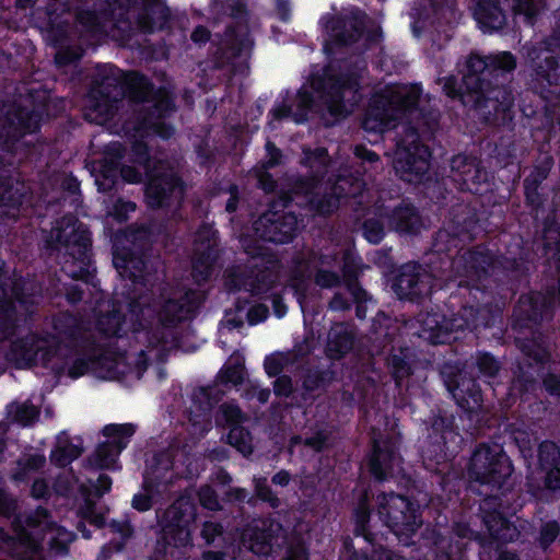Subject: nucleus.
Segmentation results:
<instances>
[{"label":"nucleus","mask_w":560,"mask_h":560,"mask_svg":"<svg viewBox=\"0 0 560 560\" xmlns=\"http://www.w3.org/2000/svg\"><path fill=\"white\" fill-rule=\"evenodd\" d=\"M419 96L417 85H387L377 91L363 118L364 130L382 133L394 128L405 112L417 104Z\"/></svg>","instance_id":"f03ea898"},{"label":"nucleus","mask_w":560,"mask_h":560,"mask_svg":"<svg viewBox=\"0 0 560 560\" xmlns=\"http://www.w3.org/2000/svg\"><path fill=\"white\" fill-rule=\"evenodd\" d=\"M120 175L125 182L137 183L140 180V174L132 167H124L120 170Z\"/></svg>","instance_id":"864d4df0"},{"label":"nucleus","mask_w":560,"mask_h":560,"mask_svg":"<svg viewBox=\"0 0 560 560\" xmlns=\"http://www.w3.org/2000/svg\"><path fill=\"white\" fill-rule=\"evenodd\" d=\"M81 454V448L69 443L65 435L58 436L57 446L51 453V460L58 466H66Z\"/></svg>","instance_id":"a211bd4d"},{"label":"nucleus","mask_w":560,"mask_h":560,"mask_svg":"<svg viewBox=\"0 0 560 560\" xmlns=\"http://www.w3.org/2000/svg\"><path fill=\"white\" fill-rule=\"evenodd\" d=\"M112 481L107 476H100L97 483L95 485V492L97 495H102L110 489Z\"/></svg>","instance_id":"603ef678"},{"label":"nucleus","mask_w":560,"mask_h":560,"mask_svg":"<svg viewBox=\"0 0 560 560\" xmlns=\"http://www.w3.org/2000/svg\"><path fill=\"white\" fill-rule=\"evenodd\" d=\"M352 348V337L343 326L336 327L329 336L328 352L331 357H339Z\"/></svg>","instance_id":"6ab92c4d"},{"label":"nucleus","mask_w":560,"mask_h":560,"mask_svg":"<svg viewBox=\"0 0 560 560\" xmlns=\"http://www.w3.org/2000/svg\"><path fill=\"white\" fill-rule=\"evenodd\" d=\"M152 501L151 497L148 493V490H145V493H138L133 497L132 505L135 509L139 511H147L151 508Z\"/></svg>","instance_id":"c03bdc74"},{"label":"nucleus","mask_w":560,"mask_h":560,"mask_svg":"<svg viewBox=\"0 0 560 560\" xmlns=\"http://www.w3.org/2000/svg\"><path fill=\"white\" fill-rule=\"evenodd\" d=\"M220 413L221 417L219 418V421H224L228 425L231 427L228 435L229 443L242 454H250L252 439L248 432L238 425L244 419V416L238 407L232 404H224L220 408Z\"/></svg>","instance_id":"ddd939ff"},{"label":"nucleus","mask_w":560,"mask_h":560,"mask_svg":"<svg viewBox=\"0 0 560 560\" xmlns=\"http://www.w3.org/2000/svg\"><path fill=\"white\" fill-rule=\"evenodd\" d=\"M190 311L189 307L185 311L184 305H177L176 302L170 301L163 308V312L161 313V320L163 322H174L179 320L184 317H186V313Z\"/></svg>","instance_id":"cd10ccee"},{"label":"nucleus","mask_w":560,"mask_h":560,"mask_svg":"<svg viewBox=\"0 0 560 560\" xmlns=\"http://www.w3.org/2000/svg\"><path fill=\"white\" fill-rule=\"evenodd\" d=\"M253 396L257 397L259 402H266L269 397V390L260 388L256 384H252Z\"/></svg>","instance_id":"680f3d73"},{"label":"nucleus","mask_w":560,"mask_h":560,"mask_svg":"<svg viewBox=\"0 0 560 560\" xmlns=\"http://www.w3.org/2000/svg\"><path fill=\"white\" fill-rule=\"evenodd\" d=\"M559 532L558 525L556 523H548L541 529V544L548 545L555 540Z\"/></svg>","instance_id":"79ce46f5"},{"label":"nucleus","mask_w":560,"mask_h":560,"mask_svg":"<svg viewBox=\"0 0 560 560\" xmlns=\"http://www.w3.org/2000/svg\"><path fill=\"white\" fill-rule=\"evenodd\" d=\"M546 483L550 489H560V468L558 466L546 469Z\"/></svg>","instance_id":"a18cd8bd"},{"label":"nucleus","mask_w":560,"mask_h":560,"mask_svg":"<svg viewBox=\"0 0 560 560\" xmlns=\"http://www.w3.org/2000/svg\"><path fill=\"white\" fill-rule=\"evenodd\" d=\"M209 37V33L206 28L203 27H197L192 34H191V38L194 42L196 43H201V42H205L207 40Z\"/></svg>","instance_id":"0e129e2a"},{"label":"nucleus","mask_w":560,"mask_h":560,"mask_svg":"<svg viewBox=\"0 0 560 560\" xmlns=\"http://www.w3.org/2000/svg\"><path fill=\"white\" fill-rule=\"evenodd\" d=\"M161 184L156 180H152L145 191L148 202L152 207H159L163 205L164 190H160Z\"/></svg>","instance_id":"2f4dec72"},{"label":"nucleus","mask_w":560,"mask_h":560,"mask_svg":"<svg viewBox=\"0 0 560 560\" xmlns=\"http://www.w3.org/2000/svg\"><path fill=\"white\" fill-rule=\"evenodd\" d=\"M545 61H546V68L539 66L538 70H537V74L541 75L549 83H555V84L560 83V79L558 75V67L556 66V62L552 59H549L548 57L545 58Z\"/></svg>","instance_id":"c756f323"},{"label":"nucleus","mask_w":560,"mask_h":560,"mask_svg":"<svg viewBox=\"0 0 560 560\" xmlns=\"http://www.w3.org/2000/svg\"><path fill=\"white\" fill-rule=\"evenodd\" d=\"M114 264L116 268L119 270L121 275L126 273L129 270V265L133 264L132 260H122L118 256L114 257Z\"/></svg>","instance_id":"774afa93"},{"label":"nucleus","mask_w":560,"mask_h":560,"mask_svg":"<svg viewBox=\"0 0 560 560\" xmlns=\"http://www.w3.org/2000/svg\"><path fill=\"white\" fill-rule=\"evenodd\" d=\"M265 478L255 479V488L257 495L265 501H269L273 508L278 506L279 500L271 495L269 489L265 486Z\"/></svg>","instance_id":"c9c22d12"},{"label":"nucleus","mask_w":560,"mask_h":560,"mask_svg":"<svg viewBox=\"0 0 560 560\" xmlns=\"http://www.w3.org/2000/svg\"><path fill=\"white\" fill-rule=\"evenodd\" d=\"M560 448L552 442H544L539 447V463L544 470L558 465Z\"/></svg>","instance_id":"a878e982"},{"label":"nucleus","mask_w":560,"mask_h":560,"mask_svg":"<svg viewBox=\"0 0 560 560\" xmlns=\"http://www.w3.org/2000/svg\"><path fill=\"white\" fill-rule=\"evenodd\" d=\"M397 287V294L400 298L407 296L409 294L416 293V291L411 290V280L407 279L406 275H402L400 279L398 280Z\"/></svg>","instance_id":"8fccbe9b"},{"label":"nucleus","mask_w":560,"mask_h":560,"mask_svg":"<svg viewBox=\"0 0 560 560\" xmlns=\"http://www.w3.org/2000/svg\"><path fill=\"white\" fill-rule=\"evenodd\" d=\"M347 185H349V182L347 179H339L338 184L334 188L335 194H337V195H341V194H345V195H355L357 194V188L351 187V188L347 189L346 188ZM350 186H352V184Z\"/></svg>","instance_id":"5fc2aeb1"},{"label":"nucleus","mask_w":560,"mask_h":560,"mask_svg":"<svg viewBox=\"0 0 560 560\" xmlns=\"http://www.w3.org/2000/svg\"><path fill=\"white\" fill-rule=\"evenodd\" d=\"M404 130V136L396 144L393 166L404 180L417 183L428 170L430 153L419 143V137L412 128L405 127Z\"/></svg>","instance_id":"39448f33"},{"label":"nucleus","mask_w":560,"mask_h":560,"mask_svg":"<svg viewBox=\"0 0 560 560\" xmlns=\"http://www.w3.org/2000/svg\"><path fill=\"white\" fill-rule=\"evenodd\" d=\"M488 60L489 62L479 56H471L468 60V67L475 73L482 72L489 66L504 71H510L515 67L514 57L506 51L489 57Z\"/></svg>","instance_id":"f3484780"},{"label":"nucleus","mask_w":560,"mask_h":560,"mask_svg":"<svg viewBox=\"0 0 560 560\" xmlns=\"http://www.w3.org/2000/svg\"><path fill=\"white\" fill-rule=\"evenodd\" d=\"M199 499L201 505L209 510H217L219 508V501L211 488L205 487L199 492Z\"/></svg>","instance_id":"f704fd0d"},{"label":"nucleus","mask_w":560,"mask_h":560,"mask_svg":"<svg viewBox=\"0 0 560 560\" xmlns=\"http://www.w3.org/2000/svg\"><path fill=\"white\" fill-rule=\"evenodd\" d=\"M464 312L466 317L452 319L451 328L441 324L442 319L444 318L440 314H427L420 319L422 324L420 337L429 340L432 343H444L451 340L450 331L453 328H463L465 325L468 327H476L475 322L468 318V315L472 316L474 310L469 308L465 310Z\"/></svg>","instance_id":"f8f14e48"},{"label":"nucleus","mask_w":560,"mask_h":560,"mask_svg":"<svg viewBox=\"0 0 560 560\" xmlns=\"http://www.w3.org/2000/svg\"><path fill=\"white\" fill-rule=\"evenodd\" d=\"M488 526L491 534L503 541L514 540L518 535L516 527L504 518L488 521Z\"/></svg>","instance_id":"4be33fe9"},{"label":"nucleus","mask_w":560,"mask_h":560,"mask_svg":"<svg viewBox=\"0 0 560 560\" xmlns=\"http://www.w3.org/2000/svg\"><path fill=\"white\" fill-rule=\"evenodd\" d=\"M378 513L397 536L408 535L419 526L416 510L400 495H383Z\"/></svg>","instance_id":"0eeeda50"},{"label":"nucleus","mask_w":560,"mask_h":560,"mask_svg":"<svg viewBox=\"0 0 560 560\" xmlns=\"http://www.w3.org/2000/svg\"><path fill=\"white\" fill-rule=\"evenodd\" d=\"M284 358L281 354H273L265 360V370L269 376L277 375L283 365Z\"/></svg>","instance_id":"e433bc0d"},{"label":"nucleus","mask_w":560,"mask_h":560,"mask_svg":"<svg viewBox=\"0 0 560 560\" xmlns=\"http://www.w3.org/2000/svg\"><path fill=\"white\" fill-rule=\"evenodd\" d=\"M474 14L477 22L486 31H494L504 24V14L499 8L498 0H475Z\"/></svg>","instance_id":"2eb2a0df"},{"label":"nucleus","mask_w":560,"mask_h":560,"mask_svg":"<svg viewBox=\"0 0 560 560\" xmlns=\"http://www.w3.org/2000/svg\"><path fill=\"white\" fill-rule=\"evenodd\" d=\"M291 380L287 376H281L275 382V393L278 396H288L291 393Z\"/></svg>","instance_id":"de8ad7c7"},{"label":"nucleus","mask_w":560,"mask_h":560,"mask_svg":"<svg viewBox=\"0 0 560 560\" xmlns=\"http://www.w3.org/2000/svg\"><path fill=\"white\" fill-rule=\"evenodd\" d=\"M546 246L548 249H551V241L555 240L556 243L560 240V231L558 230H548L545 234Z\"/></svg>","instance_id":"338daca9"},{"label":"nucleus","mask_w":560,"mask_h":560,"mask_svg":"<svg viewBox=\"0 0 560 560\" xmlns=\"http://www.w3.org/2000/svg\"><path fill=\"white\" fill-rule=\"evenodd\" d=\"M14 506V501L8 499L7 495L0 489V514L7 515Z\"/></svg>","instance_id":"6e6d98bb"},{"label":"nucleus","mask_w":560,"mask_h":560,"mask_svg":"<svg viewBox=\"0 0 560 560\" xmlns=\"http://www.w3.org/2000/svg\"><path fill=\"white\" fill-rule=\"evenodd\" d=\"M394 219L396 221V229L401 232H416V223L418 222V215L413 208L405 207L398 209Z\"/></svg>","instance_id":"b1692460"},{"label":"nucleus","mask_w":560,"mask_h":560,"mask_svg":"<svg viewBox=\"0 0 560 560\" xmlns=\"http://www.w3.org/2000/svg\"><path fill=\"white\" fill-rule=\"evenodd\" d=\"M195 520V505L189 497L179 498L164 514V530L175 546L190 541L189 525Z\"/></svg>","instance_id":"6e6552de"},{"label":"nucleus","mask_w":560,"mask_h":560,"mask_svg":"<svg viewBox=\"0 0 560 560\" xmlns=\"http://www.w3.org/2000/svg\"><path fill=\"white\" fill-rule=\"evenodd\" d=\"M327 152L324 149H317L315 152H312L306 155V161L312 168H319L322 166H326L327 163Z\"/></svg>","instance_id":"4c0bfd02"},{"label":"nucleus","mask_w":560,"mask_h":560,"mask_svg":"<svg viewBox=\"0 0 560 560\" xmlns=\"http://www.w3.org/2000/svg\"><path fill=\"white\" fill-rule=\"evenodd\" d=\"M142 128L145 131L148 129H150L154 133L159 135L162 138H168L173 133V129L171 127L165 126L164 122H156V124L145 122Z\"/></svg>","instance_id":"49530a36"},{"label":"nucleus","mask_w":560,"mask_h":560,"mask_svg":"<svg viewBox=\"0 0 560 560\" xmlns=\"http://www.w3.org/2000/svg\"><path fill=\"white\" fill-rule=\"evenodd\" d=\"M443 90L446 95L454 97L457 95V89L455 88V80L453 78L443 79Z\"/></svg>","instance_id":"bf43d9fd"},{"label":"nucleus","mask_w":560,"mask_h":560,"mask_svg":"<svg viewBox=\"0 0 560 560\" xmlns=\"http://www.w3.org/2000/svg\"><path fill=\"white\" fill-rule=\"evenodd\" d=\"M243 544L256 555H265L269 551V544L265 533L247 529L243 536Z\"/></svg>","instance_id":"5701e85b"},{"label":"nucleus","mask_w":560,"mask_h":560,"mask_svg":"<svg viewBox=\"0 0 560 560\" xmlns=\"http://www.w3.org/2000/svg\"><path fill=\"white\" fill-rule=\"evenodd\" d=\"M268 315V308L264 305H256L248 312V322L250 325L259 324L265 320Z\"/></svg>","instance_id":"ea45409f"},{"label":"nucleus","mask_w":560,"mask_h":560,"mask_svg":"<svg viewBox=\"0 0 560 560\" xmlns=\"http://www.w3.org/2000/svg\"><path fill=\"white\" fill-rule=\"evenodd\" d=\"M221 534V526L215 523H205L202 528V536L207 542H211L215 536Z\"/></svg>","instance_id":"09e8293b"},{"label":"nucleus","mask_w":560,"mask_h":560,"mask_svg":"<svg viewBox=\"0 0 560 560\" xmlns=\"http://www.w3.org/2000/svg\"><path fill=\"white\" fill-rule=\"evenodd\" d=\"M296 229V218L291 213L282 215L273 212L265 213L255 222V230L259 237L275 243L290 241Z\"/></svg>","instance_id":"9d476101"},{"label":"nucleus","mask_w":560,"mask_h":560,"mask_svg":"<svg viewBox=\"0 0 560 560\" xmlns=\"http://www.w3.org/2000/svg\"><path fill=\"white\" fill-rule=\"evenodd\" d=\"M113 112V105L107 101L95 103L93 105L92 112L88 114L91 120H94L97 124L105 122Z\"/></svg>","instance_id":"c85d7f7f"},{"label":"nucleus","mask_w":560,"mask_h":560,"mask_svg":"<svg viewBox=\"0 0 560 560\" xmlns=\"http://www.w3.org/2000/svg\"><path fill=\"white\" fill-rule=\"evenodd\" d=\"M7 357L19 368L40 364L58 373L65 372L68 364V362H62L61 351L57 350V342L54 338H38L35 335H28L24 339L13 341ZM88 368V361L74 359L71 365L67 366V372L75 378L83 375Z\"/></svg>","instance_id":"20e7f679"},{"label":"nucleus","mask_w":560,"mask_h":560,"mask_svg":"<svg viewBox=\"0 0 560 560\" xmlns=\"http://www.w3.org/2000/svg\"><path fill=\"white\" fill-rule=\"evenodd\" d=\"M364 235L370 243H378L384 235L383 228L374 221H368L364 224Z\"/></svg>","instance_id":"473e14b6"},{"label":"nucleus","mask_w":560,"mask_h":560,"mask_svg":"<svg viewBox=\"0 0 560 560\" xmlns=\"http://www.w3.org/2000/svg\"><path fill=\"white\" fill-rule=\"evenodd\" d=\"M311 89L316 94L315 98L303 88L295 100L294 106L296 109L285 104L277 105L271 110L272 117L277 119L292 117L295 122H302L306 118L307 109L315 100H319L327 106L328 112L338 119L350 114L359 100L357 95L358 83L352 78L335 79L329 77L324 80L314 79Z\"/></svg>","instance_id":"f257e3e1"},{"label":"nucleus","mask_w":560,"mask_h":560,"mask_svg":"<svg viewBox=\"0 0 560 560\" xmlns=\"http://www.w3.org/2000/svg\"><path fill=\"white\" fill-rule=\"evenodd\" d=\"M101 329L107 335H116L121 328L118 327V316L116 314L107 316L100 322Z\"/></svg>","instance_id":"58836bf2"},{"label":"nucleus","mask_w":560,"mask_h":560,"mask_svg":"<svg viewBox=\"0 0 560 560\" xmlns=\"http://www.w3.org/2000/svg\"><path fill=\"white\" fill-rule=\"evenodd\" d=\"M370 466L372 474L377 479H386L399 470L400 459L395 454L393 445L385 442H375Z\"/></svg>","instance_id":"4468645a"},{"label":"nucleus","mask_w":560,"mask_h":560,"mask_svg":"<svg viewBox=\"0 0 560 560\" xmlns=\"http://www.w3.org/2000/svg\"><path fill=\"white\" fill-rule=\"evenodd\" d=\"M84 518L88 520L91 524H94L97 527H101L104 524L103 516L96 515L91 508L84 512Z\"/></svg>","instance_id":"13d9d810"},{"label":"nucleus","mask_w":560,"mask_h":560,"mask_svg":"<svg viewBox=\"0 0 560 560\" xmlns=\"http://www.w3.org/2000/svg\"><path fill=\"white\" fill-rule=\"evenodd\" d=\"M355 155L362 160H368V161H375L376 160V155L375 153L369 151L368 149L365 148H362V147H358L355 148Z\"/></svg>","instance_id":"69168bd1"},{"label":"nucleus","mask_w":560,"mask_h":560,"mask_svg":"<svg viewBox=\"0 0 560 560\" xmlns=\"http://www.w3.org/2000/svg\"><path fill=\"white\" fill-rule=\"evenodd\" d=\"M145 355L143 352L138 354H105L97 364L106 370L105 377L108 378H140L145 370Z\"/></svg>","instance_id":"9b49d317"},{"label":"nucleus","mask_w":560,"mask_h":560,"mask_svg":"<svg viewBox=\"0 0 560 560\" xmlns=\"http://www.w3.org/2000/svg\"><path fill=\"white\" fill-rule=\"evenodd\" d=\"M98 173L100 174L95 177V184L98 186L100 190H108L116 183L118 173L117 164L112 159L106 158L105 163L101 165Z\"/></svg>","instance_id":"412c9836"},{"label":"nucleus","mask_w":560,"mask_h":560,"mask_svg":"<svg viewBox=\"0 0 560 560\" xmlns=\"http://www.w3.org/2000/svg\"><path fill=\"white\" fill-rule=\"evenodd\" d=\"M63 221V225L56 229V242L67 246L78 243L85 249L90 241L86 231L75 225L77 221L73 217L66 218Z\"/></svg>","instance_id":"dca6fc26"},{"label":"nucleus","mask_w":560,"mask_h":560,"mask_svg":"<svg viewBox=\"0 0 560 560\" xmlns=\"http://www.w3.org/2000/svg\"><path fill=\"white\" fill-rule=\"evenodd\" d=\"M127 82L133 93V96L138 100H147L150 86L147 79L138 73H130L127 78Z\"/></svg>","instance_id":"bb28decb"},{"label":"nucleus","mask_w":560,"mask_h":560,"mask_svg":"<svg viewBox=\"0 0 560 560\" xmlns=\"http://www.w3.org/2000/svg\"><path fill=\"white\" fill-rule=\"evenodd\" d=\"M45 463V457L39 454L31 455L28 458H26L24 462H22L21 469L23 470V475L32 469H37L42 467Z\"/></svg>","instance_id":"a19ab883"},{"label":"nucleus","mask_w":560,"mask_h":560,"mask_svg":"<svg viewBox=\"0 0 560 560\" xmlns=\"http://www.w3.org/2000/svg\"><path fill=\"white\" fill-rule=\"evenodd\" d=\"M511 472V463L499 447L480 446L471 457L470 474L480 482L499 485Z\"/></svg>","instance_id":"423d86ee"},{"label":"nucleus","mask_w":560,"mask_h":560,"mask_svg":"<svg viewBox=\"0 0 560 560\" xmlns=\"http://www.w3.org/2000/svg\"><path fill=\"white\" fill-rule=\"evenodd\" d=\"M9 413L14 421L22 425L32 423L38 417V410L33 405L26 402L10 406Z\"/></svg>","instance_id":"393cba45"},{"label":"nucleus","mask_w":560,"mask_h":560,"mask_svg":"<svg viewBox=\"0 0 560 560\" xmlns=\"http://www.w3.org/2000/svg\"><path fill=\"white\" fill-rule=\"evenodd\" d=\"M336 259L326 255L319 258L318 270L315 276V282L323 288H331L339 282V279L335 272L329 270L332 261Z\"/></svg>","instance_id":"aec40b11"},{"label":"nucleus","mask_w":560,"mask_h":560,"mask_svg":"<svg viewBox=\"0 0 560 560\" xmlns=\"http://www.w3.org/2000/svg\"><path fill=\"white\" fill-rule=\"evenodd\" d=\"M244 369L241 362H238V359H236L235 364L226 365L223 370V377L226 382L232 383L234 385L243 382L244 380Z\"/></svg>","instance_id":"7c9ffc66"},{"label":"nucleus","mask_w":560,"mask_h":560,"mask_svg":"<svg viewBox=\"0 0 560 560\" xmlns=\"http://www.w3.org/2000/svg\"><path fill=\"white\" fill-rule=\"evenodd\" d=\"M545 385L551 393L560 395V378L557 380L555 376H549L545 380Z\"/></svg>","instance_id":"e2e57ef3"},{"label":"nucleus","mask_w":560,"mask_h":560,"mask_svg":"<svg viewBox=\"0 0 560 560\" xmlns=\"http://www.w3.org/2000/svg\"><path fill=\"white\" fill-rule=\"evenodd\" d=\"M325 439L323 435L317 434L314 438L305 439V445L312 447L315 451H319L324 445Z\"/></svg>","instance_id":"052dcab7"},{"label":"nucleus","mask_w":560,"mask_h":560,"mask_svg":"<svg viewBox=\"0 0 560 560\" xmlns=\"http://www.w3.org/2000/svg\"><path fill=\"white\" fill-rule=\"evenodd\" d=\"M516 10L518 13L524 14L529 22L537 13L536 3L533 0H521L517 3Z\"/></svg>","instance_id":"37998d69"},{"label":"nucleus","mask_w":560,"mask_h":560,"mask_svg":"<svg viewBox=\"0 0 560 560\" xmlns=\"http://www.w3.org/2000/svg\"><path fill=\"white\" fill-rule=\"evenodd\" d=\"M47 490V485L43 480H36L32 486V494L35 498L44 497Z\"/></svg>","instance_id":"4d7b16f0"},{"label":"nucleus","mask_w":560,"mask_h":560,"mask_svg":"<svg viewBox=\"0 0 560 560\" xmlns=\"http://www.w3.org/2000/svg\"><path fill=\"white\" fill-rule=\"evenodd\" d=\"M478 366L480 372L489 376L494 375L499 369L498 362L489 354H482L478 359Z\"/></svg>","instance_id":"72a5a7b5"},{"label":"nucleus","mask_w":560,"mask_h":560,"mask_svg":"<svg viewBox=\"0 0 560 560\" xmlns=\"http://www.w3.org/2000/svg\"><path fill=\"white\" fill-rule=\"evenodd\" d=\"M154 98L159 112H163L170 108L171 98L165 91L160 90Z\"/></svg>","instance_id":"3c124183"},{"label":"nucleus","mask_w":560,"mask_h":560,"mask_svg":"<svg viewBox=\"0 0 560 560\" xmlns=\"http://www.w3.org/2000/svg\"><path fill=\"white\" fill-rule=\"evenodd\" d=\"M135 430L131 424H110L105 427L104 434L108 440L95 452L93 465L97 468H112L118 455L126 447L128 439Z\"/></svg>","instance_id":"1a4fd4ad"},{"label":"nucleus","mask_w":560,"mask_h":560,"mask_svg":"<svg viewBox=\"0 0 560 560\" xmlns=\"http://www.w3.org/2000/svg\"><path fill=\"white\" fill-rule=\"evenodd\" d=\"M13 534L12 537H5L0 529V539L14 540L19 548L31 552L44 545L57 551L65 550L74 537L72 532L58 526L43 509L34 511L24 520H16L13 523Z\"/></svg>","instance_id":"7ed1b4c3"}]
</instances>
